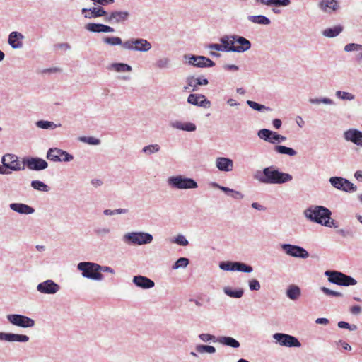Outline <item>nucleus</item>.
<instances>
[{"label": "nucleus", "instance_id": "27", "mask_svg": "<svg viewBox=\"0 0 362 362\" xmlns=\"http://www.w3.org/2000/svg\"><path fill=\"white\" fill-rule=\"evenodd\" d=\"M132 282L137 287L141 288L143 289H149L154 287L155 286V283L153 280L141 275L134 276L133 277Z\"/></svg>", "mask_w": 362, "mask_h": 362}, {"label": "nucleus", "instance_id": "61", "mask_svg": "<svg viewBox=\"0 0 362 362\" xmlns=\"http://www.w3.org/2000/svg\"><path fill=\"white\" fill-rule=\"evenodd\" d=\"M199 59L203 61V68L213 67L215 66V63L206 57L202 56V58H200Z\"/></svg>", "mask_w": 362, "mask_h": 362}, {"label": "nucleus", "instance_id": "2", "mask_svg": "<svg viewBox=\"0 0 362 362\" xmlns=\"http://www.w3.org/2000/svg\"><path fill=\"white\" fill-rule=\"evenodd\" d=\"M255 178L263 184L281 185L293 180V176L286 173L280 171L274 166L264 168L261 172H258Z\"/></svg>", "mask_w": 362, "mask_h": 362}, {"label": "nucleus", "instance_id": "35", "mask_svg": "<svg viewBox=\"0 0 362 362\" xmlns=\"http://www.w3.org/2000/svg\"><path fill=\"white\" fill-rule=\"evenodd\" d=\"M247 20L255 24L268 25L271 23L269 18L263 15L248 16Z\"/></svg>", "mask_w": 362, "mask_h": 362}, {"label": "nucleus", "instance_id": "47", "mask_svg": "<svg viewBox=\"0 0 362 362\" xmlns=\"http://www.w3.org/2000/svg\"><path fill=\"white\" fill-rule=\"evenodd\" d=\"M160 150V145L155 144H150L148 146H144L141 151L146 154V155H151L156 153H158Z\"/></svg>", "mask_w": 362, "mask_h": 362}, {"label": "nucleus", "instance_id": "18", "mask_svg": "<svg viewBox=\"0 0 362 362\" xmlns=\"http://www.w3.org/2000/svg\"><path fill=\"white\" fill-rule=\"evenodd\" d=\"M232 38L235 42L234 52L243 53L251 48L252 44L247 38L238 35H232Z\"/></svg>", "mask_w": 362, "mask_h": 362}, {"label": "nucleus", "instance_id": "12", "mask_svg": "<svg viewBox=\"0 0 362 362\" xmlns=\"http://www.w3.org/2000/svg\"><path fill=\"white\" fill-rule=\"evenodd\" d=\"M6 318L13 325L22 328H31L35 325L33 319L21 314H10Z\"/></svg>", "mask_w": 362, "mask_h": 362}, {"label": "nucleus", "instance_id": "13", "mask_svg": "<svg viewBox=\"0 0 362 362\" xmlns=\"http://www.w3.org/2000/svg\"><path fill=\"white\" fill-rule=\"evenodd\" d=\"M273 339L279 345L286 347H300L301 346L299 340L294 336L284 334V333H275L273 334Z\"/></svg>", "mask_w": 362, "mask_h": 362}, {"label": "nucleus", "instance_id": "33", "mask_svg": "<svg viewBox=\"0 0 362 362\" xmlns=\"http://www.w3.org/2000/svg\"><path fill=\"white\" fill-rule=\"evenodd\" d=\"M171 127L175 129L186 132H194L197 129V127L194 123L181 122L180 121H175L172 122Z\"/></svg>", "mask_w": 362, "mask_h": 362}, {"label": "nucleus", "instance_id": "58", "mask_svg": "<svg viewBox=\"0 0 362 362\" xmlns=\"http://www.w3.org/2000/svg\"><path fill=\"white\" fill-rule=\"evenodd\" d=\"M337 325L339 328L348 329L351 331H355L357 329V326L356 325H351L344 321H339Z\"/></svg>", "mask_w": 362, "mask_h": 362}, {"label": "nucleus", "instance_id": "29", "mask_svg": "<svg viewBox=\"0 0 362 362\" xmlns=\"http://www.w3.org/2000/svg\"><path fill=\"white\" fill-rule=\"evenodd\" d=\"M9 208L20 214L28 215L35 212V209L23 203H11Z\"/></svg>", "mask_w": 362, "mask_h": 362}, {"label": "nucleus", "instance_id": "17", "mask_svg": "<svg viewBox=\"0 0 362 362\" xmlns=\"http://www.w3.org/2000/svg\"><path fill=\"white\" fill-rule=\"evenodd\" d=\"M60 290V286L51 279L41 282L37 286V291L43 294L53 295Z\"/></svg>", "mask_w": 362, "mask_h": 362}, {"label": "nucleus", "instance_id": "32", "mask_svg": "<svg viewBox=\"0 0 362 362\" xmlns=\"http://www.w3.org/2000/svg\"><path fill=\"white\" fill-rule=\"evenodd\" d=\"M220 42L223 49V52H234V45L235 42H233V39L232 38V35H224L220 38Z\"/></svg>", "mask_w": 362, "mask_h": 362}, {"label": "nucleus", "instance_id": "63", "mask_svg": "<svg viewBox=\"0 0 362 362\" xmlns=\"http://www.w3.org/2000/svg\"><path fill=\"white\" fill-rule=\"evenodd\" d=\"M208 48L211 50H216L218 52H223V49L221 44H215V43L209 44L208 45Z\"/></svg>", "mask_w": 362, "mask_h": 362}, {"label": "nucleus", "instance_id": "31", "mask_svg": "<svg viewBox=\"0 0 362 362\" xmlns=\"http://www.w3.org/2000/svg\"><path fill=\"white\" fill-rule=\"evenodd\" d=\"M216 342L220 344L234 349L240 347V342L232 337L221 336L217 337Z\"/></svg>", "mask_w": 362, "mask_h": 362}, {"label": "nucleus", "instance_id": "57", "mask_svg": "<svg viewBox=\"0 0 362 362\" xmlns=\"http://www.w3.org/2000/svg\"><path fill=\"white\" fill-rule=\"evenodd\" d=\"M248 286L250 291H259L261 288L260 283L258 280L252 279L248 281Z\"/></svg>", "mask_w": 362, "mask_h": 362}, {"label": "nucleus", "instance_id": "34", "mask_svg": "<svg viewBox=\"0 0 362 362\" xmlns=\"http://www.w3.org/2000/svg\"><path fill=\"white\" fill-rule=\"evenodd\" d=\"M343 30L344 27L341 25H338L325 29L322 32V34L326 37L332 38L338 36L343 31Z\"/></svg>", "mask_w": 362, "mask_h": 362}, {"label": "nucleus", "instance_id": "45", "mask_svg": "<svg viewBox=\"0 0 362 362\" xmlns=\"http://www.w3.org/2000/svg\"><path fill=\"white\" fill-rule=\"evenodd\" d=\"M103 41L104 43L111 45V46H116V45H122L124 44L122 39L119 37H105L103 39Z\"/></svg>", "mask_w": 362, "mask_h": 362}, {"label": "nucleus", "instance_id": "50", "mask_svg": "<svg viewBox=\"0 0 362 362\" xmlns=\"http://www.w3.org/2000/svg\"><path fill=\"white\" fill-rule=\"evenodd\" d=\"M189 260L187 257H180L173 265V269H178L180 268H185L188 266Z\"/></svg>", "mask_w": 362, "mask_h": 362}, {"label": "nucleus", "instance_id": "25", "mask_svg": "<svg viewBox=\"0 0 362 362\" xmlns=\"http://www.w3.org/2000/svg\"><path fill=\"white\" fill-rule=\"evenodd\" d=\"M29 337L25 334L0 332V340L8 342H27L29 341Z\"/></svg>", "mask_w": 362, "mask_h": 362}, {"label": "nucleus", "instance_id": "26", "mask_svg": "<svg viewBox=\"0 0 362 362\" xmlns=\"http://www.w3.org/2000/svg\"><path fill=\"white\" fill-rule=\"evenodd\" d=\"M24 35L18 31L11 32L8 38V43L13 49H21L23 47V40Z\"/></svg>", "mask_w": 362, "mask_h": 362}, {"label": "nucleus", "instance_id": "55", "mask_svg": "<svg viewBox=\"0 0 362 362\" xmlns=\"http://www.w3.org/2000/svg\"><path fill=\"white\" fill-rule=\"evenodd\" d=\"M172 243L177 244L181 246H187L189 244V241L182 234H179L176 237H175L172 240Z\"/></svg>", "mask_w": 362, "mask_h": 362}, {"label": "nucleus", "instance_id": "46", "mask_svg": "<svg viewBox=\"0 0 362 362\" xmlns=\"http://www.w3.org/2000/svg\"><path fill=\"white\" fill-rule=\"evenodd\" d=\"M195 350L199 354H204V353L214 354L216 352V349L214 346H210V345H204V344L197 345L195 347Z\"/></svg>", "mask_w": 362, "mask_h": 362}, {"label": "nucleus", "instance_id": "23", "mask_svg": "<svg viewBox=\"0 0 362 362\" xmlns=\"http://www.w3.org/2000/svg\"><path fill=\"white\" fill-rule=\"evenodd\" d=\"M81 13L86 18L91 19L98 17L107 16V11L101 6L93 7L92 8H82Z\"/></svg>", "mask_w": 362, "mask_h": 362}, {"label": "nucleus", "instance_id": "56", "mask_svg": "<svg viewBox=\"0 0 362 362\" xmlns=\"http://www.w3.org/2000/svg\"><path fill=\"white\" fill-rule=\"evenodd\" d=\"M199 339L204 342H209L211 341L216 342L217 337L211 334L202 333L199 334Z\"/></svg>", "mask_w": 362, "mask_h": 362}, {"label": "nucleus", "instance_id": "8", "mask_svg": "<svg viewBox=\"0 0 362 362\" xmlns=\"http://www.w3.org/2000/svg\"><path fill=\"white\" fill-rule=\"evenodd\" d=\"M219 268L223 271H237L243 273H251L253 272L252 266L242 262H221L219 263Z\"/></svg>", "mask_w": 362, "mask_h": 362}, {"label": "nucleus", "instance_id": "24", "mask_svg": "<svg viewBox=\"0 0 362 362\" xmlns=\"http://www.w3.org/2000/svg\"><path fill=\"white\" fill-rule=\"evenodd\" d=\"M216 167L221 172H230L233 169V161L226 157H218L215 160Z\"/></svg>", "mask_w": 362, "mask_h": 362}, {"label": "nucleus", "instance_id": "38", "mask_svg": "<svg viewBox=\"0 0 362 362\" xmlns=\"http://www.w3.org/2000/svg\"><path fill=\"white\" fill-rule=\"evenodd\" d=\"M275 152L282 155H288L289 156H295L297 152L295 149L281 145H276L274 147Z\"/></svg>", "mask_w": 362, "mask_h": 362}, {"label": "nucleus", "instance_id": "48", "mask_svg": "<svg viewBox=\"0 0 362 362\" xmlns=\"http://www.w3.org/2000/svg\"><path fill=\"white\" fill-rule=\"evenodd\" d=\"M103 24L88 23L85 25V28L91 33H102Z\"/></svg>", "mask_w": 362, "mask_h": 362}, {"label": "nucleus", "instance_id": "20", "mask_svg": "<svg viewBox=\"0 0 362 362\" xmlns=\"http://www.w3.org/2000/svg\"><path fill=\"white\" fill-rule=\"evenodd\" d=\"M129 16L127 11H114L107 14L105 21L110 23H122L129 19Z\"/></svg>", "mask_w": 362, "mask_h": 362}, {"label": "nucleus", "instance_id": "15", "mask_svg": "<svg viewBox=\"0 0 362 362\" xmlns=\"http://www.w3.org/2000/svg\"><path fill=\"white\" fill-rule=\"evenodd\" d=\"M257 136L259 139L272 144L281 143L286 140V137L279 134L267 129H262L258 131Z\"/></svg>", "mask_w": 362, "mask_h": 362}, {"label": "nucleus", "instance_id": "51", "mask_svg": "<svg viewBox=\"0 0 362 362\" xmlns=\"http://www.w3.org/2000/svg\"><path fill=\"white\" fill-rule=\"evenodd\" d=\"M309 102L311 104L319 105L323 103L325 105H334V102L328 98H310Z\"/></svg>", "mask_w": 362, "mask_h": 362}, {"label": "nucleus", "instance_id": "53", "mask_svg": "<svg viewBox=\"0 0 362 362\" xmlns=\"http://www.w3.org/2000/svg\"><path fill=\"white\" fill-rule=\"evenodd\" d=\"M78 140L90 145H99L100 144V140L93 136H81Z\"/></svg>", "mask_w": 362, "mask_h": 362}, {"label": "nucleus", "instance_id": "7", "mask_svg": "<svg viewBox=\"0 0 362 362\" xmlns=\"http://www.w3.org/2000/svg\"><path fill=\"white\" fill-rule=\"evenodd\" d=\"M122 47L129 51L148 52L152 47L151 44L143 38H131L124 42Z\"/></svg>", "mask_w": 362, "mask_h": 362}, {"label": "nucleus", "instance_id": "30", "mask_svg": "<svg viewBox=\"0 0 362 362\" xmlns=\"http://www.w3.org/2000/svg\"><path fill=\"white\" fill-rule=\"evenodd\" d=\"M213 186L218 188L222 192H225L228 196L233 198L234 199L240 200L244 198V194L240 191H237L227 187L221 186L216 182L213 183Z\"/></svg>", "mask_w": 362, "mask_h": 362}, {"label": "nucleus", "instance_id": "54", "mask_svg": "<svg viewBox=\"0 0 362 362\" xmlns=\"http://www.w3.org/2000/svg\"><path fill=\"white\" fill-rule=\"evenodd\" d=\"M95 235L99 238H103L110 233V229L107 227H97L93 230Z\"/></svg>", "mask_w": 362, "mask_h": 362}, {"label": "nucleus", "instance_id": "11", "mask_svg": "<svg viewBox=\"0 0 362 362\" xmlns=\"http://www.w3.org/2000/svg\"><path fill=\"white\" fill-rule=\"evenodd\" d=\"M281 248L285 254L292 257L306 259L310 255L305 248L296 245L284 243L281 245Z\"/></svg>", "mask_w": 362, "mask_h": 362}, {"label": "nucleus", "instance_id": "40", "mask_svg": "<svg viewBox=\"0 0 362 362\" xmlns=\"http://www.w3.org/2000/svg\"><path fill=\"white\" fill-rule=\"evenodd\" d=\"M223 292L228 296H229L230 298H240L244 294V291L243 288L233 290L229 286L224 287Z\"/></svg>", "mask_w": 362, "mask_h": 362}, {"label": "nucleus", "instance_id": "16", "mask_svg": "<svg viewBox=\"0 0 362 362\" xmlns=\"http://www.w3.org/2000/svg\"><path fill=\"white\" fill-rule=\"evenodd\" d=\"M1 163L4 168L13 171L23 170L24 166H21L18 157L14 154L7 153L2 156Z\"/></svg>", "mask_w": 362, "mask_h": 362}, {"label": "nucleus", "instance_id": "9", "mask_svg": "<svg viewBox=\"0 0 362 362\" xmlns=\"http://www.w3.org/2000/svg\"><path fill=\"white\" fill-rule=\"evenodd\" d=\"M329 182L333 187L345 192H354L357 190V187L354 184L342 177H331Z\"/></svg>", "mask_w": 362, "mask_h": 362}, {"label": "nucleus", "instance_id": "41", "mask_svg": "<svg viewBox=\"0 0 362 362\" xmlns=\"http://www.w3.org/2000/svg\"><path fill=\"white\" fill-rule=\"evenodd\" d=\"M36 126L43 129H54L57 127H61V124H55L53 122L47 120H39L36 122Z\"/></svg>", "mask_w": 362, "mask_h": 362}, {"label": "nucleus", "instance_id": "5", "mask_svg": "<svg viewBox=\"0 0 362 362\" xmlns=\"http://www.w3.org/2000/svg\"><path fill=\"white\" fill-rule=\"evenodd\" d=\"M167 182L171 188L176 189H189L198 187L197 182L194 179L180 175L169 177Z\"/></svg>", "mask_w": 362, "mask_h": 362}, {"label": "nucleus", "instance_id": "42", "mask_svg": "<svg viewBox=\"0 0 362 362\" xmlns=\"http://www.w3.org/2000/svg\"><path fill=\"white\" fill-rule=\"evenodd\" d=\"M30 185L33 189L37 191L47 192L49 190V187L40 180H33L31 181Z\"/></svg>", "mask_w": 362, "mask_h": 362}, {"label": "nucleus", "instance_id": "4", "mask_svg": "<svg viewBox=\"0 0 362 362\" xmlns=\"http://www.w3.org/2000/svg\"><path fill=\"white\" fill-rule=\"evenodd\" d=\"M329 282L341 286H354L357 284L356 280L351 276L341 272L327 270L325 272Z\"/></svg>", "mask_w": 362, "mask_h": 362}, {"label": "nucleus", "instance_id": "52", "mask_svg": "<svg viewBox=\"0 0 362 362\" xmlns=\"http://www.w3.org/2000/svg\"><path fill=\"white\" fill-rule=\"evenodd\" d=\"M344 50L346 52H360L362 51V45L354 42L349 43L344 46Z\"/></svg>", "mask_w": 362, "mask_h": 362}, {"label": "nucleus", "instance_id": "64", "mask_svg": "<svg viewBox=\"0 0 362 362\" xmlns=\"http://www.w3.org/2000/svg\"><path fill=\"white\" fill-rule=\"evenodd\" d=\"M54 47L57 49L69 50L71 49V45L67 42H63V43H58V44L55 45Z\"/></svg>", "mask_w": 362, "mask_h": 362}, {"label": "nucleus", "instance_id": "14", "mask_svg": "<svg viewBox=\"0 0 362 362\" xmlns=\"http://www.w3.org/2000/svg\"><path fill=\"white\" fill-rule=\"evenodd\" d=\"M25 167L30 170L40 171L48 167V163L39 157H25L22 160Z\"/></svg>", "mask_w": 362, "mask_h": 362}, {"label": "nucleus", "instance_id": "60", "mask_svg": "<svg viewBox=\"0 0 362 362\" xmlns=\"http://www.w3.org/2000/svg\"><path fill=\"white\" fill-rule=\"evenodd\" d=\"M291 4V0H274L273 6L286 7Z\"/></svg>", "mask_w": 362, "mask_h": 362}, {"label": "nucleus", "instance_id": "59", "mask_svg": "<svg viewBox=\"0 0 362 362\" xmlns=\"http://www.w3.org/2000/svg\"><path fill=\"white\" fill-rule=\"evenodd\" d=\"M320 290L327 296H332L335 297H341L343 294L340 292L332 291L328 288L326 287H321Z\"/></svg>", "mask_w": 362, "mask_h": 362}, {"label": "nucleus", "instance_id": "1", "mask_svg": "<svg viewBox=\"0 0 362 362\" xmlns=\"http://www.w3.org/2000/svg\"><path fill=\"white\" fill-rule=\"evenodd\" d=\"M305 217L311 222L329 228H337L338 224L332 218V211L324 206L311 205L303 211Z\"/></svg>", "mask_w": 362, "mask_h": 362}, {"label": "nucleus", "instance_id": "62", "mask_svg": "<svg viewBox=\"0 0 362 362\" xmlns=\"http://www.w3.org/2000/svg\"><path fill=\"white\" fill-rule=\"evenodd\" d=\"M97 270L98 272H108L110 274H115V270L108 266H100L97 264Z\"/></svg>", "mask_w": 362, "mask_h": 362}, {"label": "nucleus", "instance_id": "39", "mask_svg": "<svg viewBox=\"0 0 362 362\" xmlns=\"http://www.w3.org/2000/svg\"><path fill=\"white\" fill-rule=\"evenodd\" d=\"M109 69H112L117 72H128L132 70L130 65L122 62L112 63L110 65Z\"/></svg>", "mask_w": 362, "mask_h": 362}, {"label": "nucleus", "instance_id": "21", "mask_svg": "<svg viewBox=\"0 0 362 362\" xmlns=\"http://www.w3.org/2000/svg\"><path fill=\"white\" fill-rule=\"evenodd\" d=\"M317 6L322 12L328 14L336 12L340 8L337 0H320Z\"/></svg>", "mask_w": 362, "mask_h": 362}, {"label": "nucleus", "instance_id": "43", "mask_svg": "<svg viewBox=\"0 0 362 362\" xmlns=\"http://www.w3.org/2000/svg\"><path fill=\"white\" fill-rule=\"evenodd\" d=\"M246 103L250 107L259 112L272 110V109L269 107H267L264 105L259 104L252 100H247Z\"/></svg>", "mask_w": 362, "mask_h": 362}, {"label": "nucleus", "instance_id": "37", "mask_svg": "<svg viewBox=\"0 0 362 362\" xmlns=\"http://www.w3.org/2000/svg\"><path fill=\"white\" fill-rule=\"evenodd\" d=\"M184 58L187 60V62L189 65H192L194 67L203 68L204 63L202 62L200 58H202V56H196L192 54H185Z\"/></svg>", "mask_w": 362, "mask_h": 362}, {"label": "nucleus", "instance_id": "28", "mask_svg": "<svg viewBox=\"0 0 362 362\" xmlns=\"http://www.w3.org/2000/svg\"><path fill=\"white\" fill-rule=\"evenodd\" d=\"M187 86H185L184 89L187 90L188 87L192 88V91L197 90L199 86H206L209 83L207 78L204 76H199L195 78L194 76H189L187 78Z\"/></svg>", "mask_w": 362, "mask_h": 362}, {"label": "nucleus", "instance_id": "19", "mask_svg": "<svg viewBox=\"0 0 362 362\" xmlns=\"http://www.w3.org/2000/svg\"><path fill=\"white\" fill-rule=\"evenodd\" d=\"M344 139L358 146L362 147V131L351 128L344 132Z\"/></svg>", "mask_w": 362, "mask_h": 362}, {"label": "nucleus", "instance_id": "6", "mask_svg": "<svg viewBox=\"0 0 362 362\" xmlns=\"http://www.w3.org/2000/svg\"><path fill=\"white\" fill-rule=\"evenodd\" d=\"M77 269L82 272V276L85 278L100 281L103 275L97 270V264L90 262H81L78 264Z\"/></svg>", "mask_w": 362, "mask_h": 362}, {"label": "nucleus", "instance_id": "36", "mask_svg": "<svg viewBox=\"0 0 362 362\" xmlns=\"http://www.w3.org/2000/svg\"><path fill=\"white\" fill-rule=\"evenodd\" d=\"M301 294L300 288L294 284L290 285L286 290V296L287 297L292 300H297Z\"/></svg>", "mask_w": 362, "mask_h": 362}, {"label": "nucleus", "instance_id": "49", "mask_svg": "<svg viewBox=\"0 0 362 362\" xmlns=\"http://www.w3.org/2000/svg\"><path fill=\"white\" fill-rule=\"evenodd\" d=\"M335 95L337 98L342 100L351 101L355 99V95L354 94L346 91L337 90L335 93Z\"/></svg>", "mask_w": 362, "mask_h": 362}, {"label": "nucleus", "instance_id": "10", "mask_svg": "<svg viewBox=\"0 0 362 362\" xmlns=\"http://www.w3.org/2000/svg\"><path fill=\"white\" fill-rule=\"evenodd\" d=\"M46 158L53 162H70L74 159V156L64 150L51 148L47 151Z\"/></svg>", "mask_w": 362, "mask_h": 362}, {"label": "nucleus", "instance_id": "44", "mask_svg": "<svg viewBox=\"0 0 362 362\" xmlns=\"http://www.w3.org/2000/svg\"><path fill=\"white\" fill-rule=\"evenodd\" d=\"M170 62L168 57H161L156 60L155 66L159 69H166L170 67Z\"/></svg>", "mask_w": 362, "mask_h": 362}, {"label": "nucleus", "instance_id": "3", "mask_svg": "<svg viewBox=\"0 0 362 362\" xmlns=\"http://www.w3.org/2000/svg\"><path fill=\"white\" fill-rule=\"evenodd\" d=\"M153 240V237L151 233L143 231L129 232L122 237L123 242L129 245L150 244Z\"/></svg>", "mask_w": 362, "mask_h": 362}, {"label": "nucleus", "instance_id": "22", "mask_svg": "<svg viewBox=\"0 0 362 362\" xmlns=\"http://www.w3.org/2000/svg\"><path fill=\"white\" fill-rule=\"evenodd\" d=\"M187 103L194 106L207 108L210 107L211 102L208 100L205 95L202 94L191 93L187 98Z\"/></svg>", "mask_w": 362, "mask_h": 362}]
</instances>
